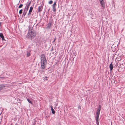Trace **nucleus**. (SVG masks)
Instances as JSON below:
<instances>
[{"instance_id": "4be33fe9", "label": "nucleus", "mask_w": 125, "mask_h": 125, "mask_svg": "<svg viewBox=\"0 0 125 125\" xmlns=\"http://www.w3.org/2000/svg\"><path fill=\"white\" fill-rule=\"evenodd\" d=\"M53 1L52 0H51L49 2V3L50 4H51L52 3Z\"/></svg>"}, {"instance_id": "f257e3e1", "label": "nucleus", "mask_w": 125, "mask_h": 125, "mask_svg": "<svg viewBox=\"0 0 125 125\" xmlns=\"http://www.w3.org/2000/svg\"><path fill=\"white\" fill-rule=\"evenodd\" d=\"M41 65L42 69H45L46 66V63L47 61L45 55L44 54H42L41 55Z\"/></svg>"}, {"instance_id": "0eeeda50", "label": "nucleus", "mask_w": 125, "mask_h": 125, "mask_svg": "<svg viewBox=\"0 0 125 125\" xmlns=\"http://www.w3.org/2000/svg\"><path fill=\"white\" fill-rule=\"evenodd\" d=\"M28 10H26L25 9H24L23 14V16H24L26 15V13L28 11Z\"/></svg>"}, {"instance_id": "2eb2a0df", "label": "nucleus", "mask_w": 125, "mask_h": 125, "mask_svg": "<svg viewBox=\"0 0 125 125\" xmlns=\"http://www.w3.org/2000/svg\"><path fill=\"white\" fill-rule=\"evenodd\" d=\"M51 111H52V113L53 114H55V111L54 110V109H52Z\"/></svg>"}, {"instance_id": "bb28decb", "label": "nucleus", "mask_w": 125, "mask_h": 125, "mask_svg": "<svg viewBox=\"0 0 125 125\" xmlns=\"http://www.w3.org/2000/svg\"><path fill=\"white\" fill-rule=\"evenodd\" d=\"M55 40H56V39L55 38L53 40V42H54Z\"/></svg>"}, {"instance_id": "4468645a", "label": "nucleus", "mask_w": 125, "mask_h": 125, "mask_svg": "<svg viewBox=\"0 0 125 125\" xmlns=\"http://www.w3.org/2000/svg\"><path fill=\"white\" fill-rule=\"evenodd\" d=\"M51 25V23H49L48 24L47 26V28H49Z\"/></svg>"}, {"instance_id": "5701e85b", "label": "nucleus", "mask_w": 125, "mask_h": 125, "mask_svg": "<svg viewBox=\"0 0 125 125\" xmlns=\"http://www.w3.org/2000/svg\"><path fill=\"white\" fill-rule=\"evenodd\" d=\"M78 108L79 109H81V106L80 105H79L78 107Z\"/></svg>"}, {"instance_id": "412c9836", "label": "nucleus", "mask_w": 125, "mask_h": 125, "mask_svg": "<svg viewBox=\"0 0 125 125\" xmlns=\"http://www.w3.org/2000/svg\"><path fill=\"white\" fill-rule=\"evenodd\" d=\"M27 100L28 101V102L30 103H31V104H32V102H31L30 101V100L29 99H27Z\"/></svg>"}, {"instance_id": "a878e982", "label": "nucleus", "mask_w": 125, "mask_h": 125, "mask_svg": "<svg viewBox=\"0 0 125 125\" xmlns=\"http://www.w3.org/2000/svg\"><path fill=\"white\" fill-rule=\"evenodd\" d=\"M96 124H97V125H99V122H97Z\"/></svg>"}, {"instance_id": "dca6fc26", "label": "nucleus", "mask_w": 125, "mask_h": 125, "mask_svg": "<svg viewBox=\"0 0 125 125\" xmlns=\"http://www.w3.org/2000/svg\"><path fill=\"white\" fill-rule=\"evenodd\" d=\"M30 53L29 52H27V56L29 57L30 56Z\"/></svg>"}, {"instance_id": "c85d7f7f", "label": "nucleus", "mask_w": 125, "mask_h": 125, "mask_svg": "<svg viewBox=\"0 0 125 125\" xmlns=\"http://www.w3.org/2000/svg\"><path fill=\"white\" fill-rule=\"evenodd\" d=\"M46 78H47V77H45Z\"/></svg>"}, {"instance_id": "cd10ccee", "label": "nucleus", "mask_w": 125, "mask_h": 125, "mask_svg": "<svg viewBox=\"0 0 125 125\" xmlns=\"http://www.w3.org/2000/svg\"><path fill=\"white\" fill-rule=\"evenodd\" d=\"M47 80V79H45V78L44 79V81H45L46 80Z\"/></svg>"}, {"instance_id": "ddd939ff", "label": "nucleus", "mask_w": 125, "mask_h": 125, "mask_svg": "<svg viewBox=\"0 0 125 125\" xmlns=\"http://www.w3.org/2000/svg\"><path fill=\"white\" fill-rule=\"evenodd\" d=\"M99 116H97L96 117V123H97V122H98V118H99Z\"/></svg>"}, {"instance_id": "39448f33", "label": "nucleus", "mask_w": 125, "mask_h": 125, "mask_svg": "<svg viewBox=\"0 0 125 125\" xmlns=\"http://www.w3.org/2000/svg\"><path fill=\"white\" fill-rule=\"evenodd\" d=\"M33 9V7H30L29 10V12L28 13V15H29L31 14V12L32 11Z\"/></svg>"}, {"instance_id": "a211bd4d", "label": "nucleus", "mask_w": 125, "mask_h": 125, "mask_svg": "<svg viewBox=\"0 0 125 125\" xmlns=\"http://www.w3.org/2000/svg\"><path fill=\"white\" fill-rule=\"evenodd\" d=\"M22 10L21 9L19 11V13L20 14H21L22 12Z\"/></svg>"}, {"instance_id": "aec40b11", "label": "nucleus", "mask_w": 125, "mask_h": 125, "mask_svg": "<svg viewBox=\"0 0 125 125\" xmlns=\"http://www.w3.org/2000/svg\"><path fill=\"white\" fill-rule=\"evenodd\" d=\"M56 3L55 2H54L52 5V7H55L56 5Z\"/></svg>"}, {"instance_id": "6e6552de", "label": "nucleus", "mask_w": 125, "mask_h": 125, "mask_svg": "<svg viewBox=\"0 0 125 125\" xmlns=\"http://www.w3.org/2000/svg\"><path fill=\"white\" fill-rule=\"evenodd\" d=\"M113 65L112 63H111L110 65L109 68L110 69V70L111 71L113 69Z\"/></svg>"}, {"instance_id": "9d476101", "label": "nucleus", "mask_w": 125, "mask_h": 125, "mask_svg": "<svg viewBox=\"0 0 125 125\" xmlns=\"http://www.w3.org/2000/svg\"><path fill=\"white\" fill-rule=\"evenodd\" d=\"M42 6H40L39 7L38 10V11L39 12H41L42 10Z\"/></svg>"}, {"instance_id": "423d86ee", "label": "nucleus", "mask_w": 125, "mask_h": 125, "mask_svg": "<svg viewBox=\"0 0 125 125\" xmlns=\"http://www.w3.org/2000/svg\"><path fill=\"white\" fill-rule=\"evenodd\" d=\"M100 2L102 7L104 8L105 6V4L104 1H102Z\"/></svg>"}, {"instance_id": "9b49d317", "label": "nucleus", "mask_w": 125, "mask_h": 125, "mask_svg": "<svg viewBox=\"0 0 125 125\" xmlns=\"http://www.w3.org/2000/svg\"><path fill=\"white\" fill-rule=\"evenodd\" d=\"M5 87V86L4 85L1 84L0 85V91L3 89Z\"/></svg>"}, {"instance_id": "f03ea898", "label": "nucleus", "mask_w": 125, "mask_h": 125, "mask_svg": "<svg viewBox=\"0 0 125 125\" xmlns=\"http://www.w3.org/2000/svg\"><path fill=\"white\" fill-rule=\"evenodd\" d=\"M36 33L35 31H29L27 34L28 37V38H33L36 35Z\"/></svg>"}, {"instance_id": "6ab92c4d", "label": "nucleus", "mask_w": 125, "mask_h": 125, "mask_svg": "<svg viewBox=\"0 0 125 125\" xmlns=\"http://www.w3.org/2000/svg\"><path fill=\"white\" fill-rule=\"evenodd\" d=\"M23 6V4H21L18 7V8H22V7Z\"/></svg>"}, {"instance_id": "20e7f679", "label": "nucleus", "mask_w": 125, "mask_h": 125, "mask_svg": "<svg viewBox=\"0 0 125 125\" xmlns=\"http://www.w3.org/2000/svg\"><path fill=\"white\" fill-rule=\"evenodd\" d=\"M101 110V107H99L98 108L97 111L96 112V115L97 116H99L100 111Z\"/></svg>"}, {"instance_id": "1a4fd4ad", "label": "nucleus", "mask_w": 125, "mask_h": 125, "mask_svg": "<svg viewBox=\"0 0 125 125\" xmlns=\"http://www.w3.org/2000/svg\"><path fill=\"white\" fill-rule=\"evenodd\" d=\"M0 37L1 38L2 40H4V37L2 33H0Z\"/></svg>"}, {"instance_id": "f8f14e48", "label": "nucleus", "mask_w": 125, "mask_h": 125, "mask_svg": "<svg viewBox=\"0 0 125 125\" xmlns=\"http://www.w3.org/2000/svg\"><path fill=\"white\" fill-rule=\"evenodd\" d=\"M29 31H32V29H33V27L32 26L29 25Z\"/></svg>"}, {"instance_id": "b1692460", "label": "nucleus", "mask_w": 125, "mask_h": 125, "mask_svg": "<svg viewBox=\"0 0 125 125\" xmlns=\"http://www.w3.org/2000/svg\"><path fill=\"white\" fill-rule=\"evenodd\" d=\"M50 107L51 108V110L52 109H53V108H52V105H51L50 106Z\"/></svg>"}, {"instance_id": "393cba45", "label": "nucleus", "mask_w": 125, "mask_h": 125, "mask_svg": "<svg viewBox=\"0 0 125 125\" xmlns=\"http://www.w3.org/2000/svg\"><path fill=\"white\" fill-rule=\"evenodd\" d=\"M99 0L100 2L101 1H104L103 0Z\"/></svg>"}, {"instance_id": "7ed1b4c3", "label": "nucleus", "mask_w": 125, "mask_h": 125, "mask_svg": "<svg viewBox=\"0 0 125 125\" xmlns=\"http://www.w3.org/2000/svg\"><path fill=\"white\" fill-rule=\"evenodd\" d=\"M31 1H30L29 2H27L26 4V6L25 7V9L27 10H28L29 7L31 4Z\"/></svg>"}, {"instance_id": "f3484780", "label": "nucleus", "mask_w": 125, "mask_h": 125, "mask_svg": "<svg viewBox=\"0 0 125 125\" xmlns=\"http://www.w3.org/2000/svg\"><path fill=\"white\" fill-rule=\"evenodd\" d=\"M53 7V12H55L56 11V9L55 8V7Z\"/></svg>"}]
</instances>
